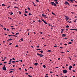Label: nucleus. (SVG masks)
Returning a JSON list of instances; mask_svg holds the SVG:
<instances>
[{
  "label": "nucleus",
  "instance_id": "34",
  "mask_svg": "<svg viewBox=\"0 0 77 77\" xmlns=\"http://www.w3.org/2000/svg\"><path fill=\"white\" fill-rule=\"evenodd\" d=\"M11 62H12V63H15L16 62L14 61H12Z\"/></svg>",
  "mask_w": 77,
  "mask_h": 77
},
{
  "label": "nucleus",
  "instance_id": "2",
  "mask_svg": "<svg viewBox=\"0 0 77 77\" xmlns=\"http://www.w3.org/2000/svg\"><path fill=\"white\" fill-rule=\"evenodd\" d=\"M63 73H64V74H66L67 72V70L66 69H65L63 70Z\"/></svg>",
  "mask_w": 77,
  "mask_h": 77
},
{
  "label": "nucleus",
  "instance_id": "36",
  "mask_svg": "<svg viewBox=\"0 0 77 77\" xmlns=\"http://www.w3.org/2000/svg\"><path fill=\"white\" fill-rule=\"evenodd\" d=\"M28 15H32V14H31V13H29Z\"/></svg>",
  "mask_w": 77,
  "mask_h": 77
},
{
  "label": "nucleus",
  "instance_id": "60",
  "mask_svg": "<svg viewBox=\"0 0 77 77\" xmlns=\"http://www.w3.org/2000/svg\"><path fill=\"white\" fill-rule=\"evenodd\" d=\"M30 33H29V32H28V35H29V34Z\"/></svg>",
  "mask_w": 77,
  "mask_h": 77
},
{
  "label": "nucleus",
  "instance_id": "14",
  "mask_svg": "<svg viewBox=\"0 0 77 77\" xmlns=\"http://www.w3.org/2000/svg\"><path fill=\"white\" fill-rule=\"evenodd\" d=\"M70 30H75V29H71Z\"/></svg>",
  "mask_w": 77,
  "mask_h": 77
},
{
  "label": "nucleus",
  "instance_id": "45",
  "mask_svg": "<svg viewBox=\"0 0 77 77\" xmlns=\"http://www.w3.org/2000/svg\"><path fill=\"white\" fill-rule=\"evenodd\" d=\"M34 5V6H36V4H35Z\"/></svg>",
  "mask_w": 77,
  "mask_h": 77
},
{
  "label": "nucleus",
  "instance_id": "31",
  "mask_svg": "<svg viewBox=\"0 0 77 77\" xmlns=\"http://www.w3.org/2000/svg\"><path fill=\"white\" fill-rule=\"evenodd\" d=\"M13 72V71L12 70L11 71L9 72L10 73H11V72Z\"/></svg>",
  "mask_w": 77,
  "mask_h": 77
},
{
  "label": "nucleus",
  "instance_id": "39",
  "mask_svg": "<svg viewBox=\"0 0 77 77\" xmlns=\"http://www.w3.org/2000/svg\"><path fill=\"white\" fill-rule=\"evenodd\" d=\"M5 59H4V60H2V61H4V60H5Z\"/></svg>",
  "mask_w": 77,
  "mask_h": 77
},
{
  "label": "nucleus",
  "instance_id": "52",
  "mask_svg": "<svg viewBox=\"0 0 77 77\" xmlns=\"http://www.w3.org/2000/svg\"><path fill=\"white\" fill-rule=\"evenodd\" d=\"M63 75V74L62 73H61L60 74V75Z\"/></svg>",
  "mask_w": 77,
  "mask_h": 77
},
{
  "label": "nucleus",
  "instance_id": "17",
  "mask_svg": "<svg viewBox=\"0 0 77 77\" xmlns=\"http://www.w3.org/2000/svg\"><path fill=\"white\" fill-rule=\"evenodd\" d=\"M55 3H56V4H59V3L57 1L55 2Z\"/></svg>",
  "mask_w": 77,
  "mask_h": 77
},
{
  "label": "nucleus",
  "instance_id": "38",
  "mask_svg": "<svg viewBox=\"0 0 77 77\" xmlns=\"http://www.w3.org/2000/svg\"><path fill=\"white\" fill-rule=\"evenodd\" d=\"M31 47H32V48H34V47H33V46H31Z\"/></svg>",
  "mask_w": 77,
  "mask_h": 77
},
{
  "label": "nucleus",
  "instance_id": "30",
  "mask_svg": "<svg viewBox=\"0 0 77 77\" xmlns=\"http://www.w3.org/2000/svg\"><path fill=\"white\" fill-rule=\"evenodd\" d=\"M74 22H75V23H76V22L77 21V20H75L73 21Z\"/></svg>",
  "mask_w": 77,
  "mask_h": 77
},
{
  "label": "nucleus",
  "instance_id": "49",
  "mask_svg": "<svg viewBox=\"0 0 77 77\" xmlns=\"http://www.w3.org/2000/svg\"><path fill=\"white\" fill-rule=\"evenodd\" d=\"M61 30L62 31H63V30H64V29H61Z\"/></svg>",
  "mask_w": 77,
  "mask_h": 77
},
{
  "label": "nucleus",
  "instance_id": "43",
  "mask_svg": "<svg viewBox=\"0 0 77 77\" xmlns=\"http://www.w3.org/2000/svg\"><path fill=\"white\" fill-rule=\"evenodd\" d=\"M55 68H58V69H59V67H55Z\"/></svg>",
  "mask_w": 77,
  "mask_h": 77
},
{
  "label": "nucleus",
  "instance_id": "42",
  "mask_svg": "<svg viewBox=\"0 0 77 77\" xmlns=\"http://www.w3.org/2000/svg\"><path fill=\"white\" fill-rule=\"evenodd\" d=\"M37 50H41V49H36Z\"/></svg>",
  "mask_w": 77,
  "mask_h": 77
},
{
  "label": "nucleus",
  "instance_id": "57",
  "mask_svg": "<svg viewBox=\"0 0 77 77\" xmlns=\"http://www.w3.org/2000/svg\"><path fill=\"white\" fill-rule=\"evenodd\" d=\"M3 68H5V65H4L3 66Z\"/></svg>",
  "mask_w": 77,
  "mask_h": 77
},
{
  "label": "nucleus",
  "instance_id": "24",
  "mask_svg": "<svg viewBox=\"0 0 77 77\" xmlns=\"http://www.w3.org/2000/svg\"><path fill=\"white\" fill-rule=\"evenodd\" d=\"M28 8V10H29V11H30V8Z\"/></svg>",
  "mask_w": 77,
  "mask_h": 77
},
{
  "label": "nucleus",
  "instance_id": "29",
  "mask_svg": "<svg viewBox=\"0 0 77 77\" xmlns=\"http://www.w3.org/2000/svg\"><path fill=\"white\" fill-rule=\"evenodd\" d=\"M24 14V15L25 16H26V17H27V15H26V14Z\"/></svg>",
  "mask_w": 77,
  "mask_h": 77
},
{
  "label": "nucleus",
  "instance_id": "40",
  "mask_svg": "<svg viewBox=\"0 0 77 77\" xmlns=\"http://www.w3.org/2000/svg\"><path fill=\"white\" fill-rule=\"evenodd\" d=\"M36 0V2H37V3H38V2H39V1H38V0Z\"/></svg>",
  "mask_w": 77,
  "mask_h": 77
},
{
  "label": "nucleus",
  "instance_id": "16",
  "mask_svg": "<svg viewBox=\"0 0 77 77\" xmlns=\"http://www.w3.org/2000/svg\"><path fill=\"white\" fill-rule=\"evenodd\" d=\"M43 67L44 68H45V67H46V66H45V65H44L43 66Z\"/></svg>",
  "mask_w": 77,
  "mask_h": 77
},
{
  "label": "nucleus",
  "instance_id": "11",
  "mask_svg": "<svg viewBox=\"0 0 77 77\" xmlns=\"http://www.w3.org/2000/svg\"><path fill=\"white\" fill-rule=\"evenodd\" d=\"M14 8H17L18 9H19V8H18V7H14Z\"/></svg>",
  "mask_w": 77,
  "mask_h": 77
},
{
  "label": "nucleus",
  "instance_id": "61",
  "mask_svg": "<svg viewBox=\"0 0 77 77\" xmlns=\"http://www.w3.org/2000/svg\"><path fill=\"white\" fill-rule=\"evenodd\" d=\"M16 62H18V61H16Z\"/></svg>",
  "mask_w": 77,
  "mask_h": 77
},
{
  "label": "nucleus",
  "instance_id": "53",
  "mask_svg": "<svg viewBox=\"0 0 77 77\" xmlns=\"http://www.w3.org/2000/svg\"><path fill=\"white\" fill-rule=\"evenodd\" d=\"M16 47H18V45H16L15 46Z\"/></svg>",
  "mask_w": 77,
  "mask_h": 77
},
{
  "label": "nucleus",
  "instance_id": "13",
  "mask_svg": "<svg viewBox=\"0 0 77 77\" xmlns=\"http://www.w3.org/2000/svg\"><path fill=\"white\" fill-rule=\"evenodd\" d=\"M44 22L46 24H48V23L46 22H45V21H44Z\"/></svg>",
  "mask_w": 77,
  "mask_h": 77
},
{
  "label": "nucleus",
  "instance_id": "10",
  "mask_svg": "<svg viewBox=\"0 0 77 77\" xmlns=\"http://www.w3.org/2000/svg\"><path fill=\"white\" fill-rule=\"evenodd\" d=\"M38 64V63H34V65L35 66H37Z\"/></svg>",
  "mask_w": 77,
  "mask_h": 77
},
{
  "label": "nucleus",
  "instance_id": "19",
  "mask_svg": "<svg viewBox=\"0 0 77 77\" xmlns=\"http://www.w3.org/2000/svg\"><path fill=\"white\" fill-rule=\"evenodd\" d=\"M66 34H63L62 35V36H66Z\"/></svg>",
  "mask_w": 77,
  "mask_h": 77
},
{
  "label": "nucleus",
  "instance_id": "4",
  "mask_svg": "<svg viewBox=\"0 0 77 77\" xmlns=\"http://www.w3.org/2000/svg\"><path fill=\"white\" fill-rule=\"evenodd\" d=\"M65 17L66 18L65 19L66 21H68V20H69L68 17L65 16Z\"/></svg>",
  "mask_w": 77,
  "mask_h": 77
},
{
  "label": "nucleus",
  "instance_id": "21",
  "mask_svg": "<svg viewBox=\"0 0 77 77\" xmlns=\"http://www.w3.org/2000/svg\"><path fill=\"white\" fill-rule=\"evenodd\" d=\"M2 6H5V4H2Z\"/></svg>",
  "mask_w": 77,
  "mask_h": 77
},
{
  "label": "nucleus",
  "instance_id": "50",
  "mask_svg": "<svg viewBox=\"0 0 77 77\" xmlns=\"http://www.w3.org/2000/svg\"><path fill=\"white\" fill-rule=\"evenodd\" d=\"M4 63H7V62H4Z\"/></svg>",
  "mask_w": 77,
  "mask_h": 77
},
{
  "label": "nucleus",
  "instance_id": "56",
  "mask_svg": "<svg viewBox=\"0 0 77 77\" xmlns=\"http://www.w3.org/2000/svg\"><path fill=\"white\" fill-rule=\"evenodd\" d=\"M73 66H75V64H74L73 65Z\"/></svg>",
  "mask_w": 77,
  "mask_h": 77
},
{
  "label": "nucleus",
  "instance_id": "20",
  "mask_svg": "<svg viewBox=\"0 0 77 77\" xmlns=\"http://www.w3.org/2000/svg\"><path fill=\"white\" fill-rule=\"evenodd\" d=\"M38 22H39V23H41V22H42V21H41L40 20H38Z\"/></svg>",
  "mask_w": 77,
  "mask_h": 77
},
{
  "label": "nucleus",
  "instance_id": "48",
  "mask_svg": "<svg viewBox=\"0 0 77 77\" xmlns=\"http://www.w3.org/2000/svg\"><path fill=\"white\" fill-rule=\"evenodd\" d=\"M19 14H21V12L20 11H19Z\"/></svg>",
  "mask_w": 77,
  "mask_h": 77
},
{
  "label": "nucleus",
  "instance_id": "25",
  "mask_svg": "<svg viewBox=\"0 0 77 77\" xmlns=\"http://www.w3.org/2000/svg\"><path fill=\"white\" fill-rule=\"evenodd\" d=\"M18 34H19V33L17 32L16 34L15 35H18Z\"/></svg>",
  "mask_w": 77,
  "mask_h": 77
},
{
  "label": "nucleus",
  "instance_id": "33",
  "mask_svg": "<svg viewBox=\"0 0 77 77\" xmlns=\"http://www.w3.org/2000/svg\"><path fill=\"white\" fill-rule=\"evenodd\" d=\"M67 22H68V23H71V21H70V22L68 21Z\"/></svg>",
  "mask_w": 77,
  "mask_h": 77
},
{
  "label": "nucleus",
  "instance_id": "18",
  "mask_svg": "<svg viewBox=\"0 0 77 77\" xmlns=\"http://www.w3.org/2000/svg\"><path fill=\"white\" fill-rule=\"evenodd\" d=\"M66 27H67V28H68L69 27V26H68V25H67V26H66Z\"/></svg>",
  "mask_w": 77,
  "mask_h": 77
},
{
  "label": "nucleus",
  "instance_id": "54",
  "mask_svg": "<svg viewBox=\"0 0 77 77\" xmlns=\"http://www.w3.org/2000/svg\"><path fill=\"white\" fill-rule=\"evenodd\" d=\"M72 71H73V72H75V70H73Z\"/></svg>",
  "mask_w": 77,
  "mask_h": 77
},
{
  "label": "nucleus",
  "instance_id": "32",
  "mask_svg": "<svg viewBox=\"0 0 77 77\" xmlns=\"http://www.w3.org/2000/svg\"><path fill=\"white\" fill-rule=\"evenodd\" d=\"M48 52H51V51L50 50H48Z\"/></svg>",
  "mask_w": 77,
  "mask_h": 77
},
{
  "label": "nucleus",
  "instance_id": "46",
  "mask_svg": "<svg viewBox=\"0 0 77 77\" xmlns=\"http://www.w3.org/2000/svg\"><path fill=\"white\" fill-rule=\"evenodd\" d=\"M13 14V13H12V12H11V13L10 14V15H12Z\"/></svg>",
  "mask_w": 77,
  "mask_h": 77
},
{
  "label": "nucleus",
  "instance_id": "51",
  "mask_svg": "<svg viewBox=\"0 0 77 77\" xmlns=\"http://www.w3.org/2000/svg\"><path fill=\"white\" fill-rule=\"evenodd\" d=\"M67 53H69V51H66Z\"/></svg>",
  "mask_w": 77,
  "mask_h": 77
},
{
  "label": "nucleus",
  "instance_id": "7",
  "mask_svg": "<svg viewBox=\"0 0 77 77\" xmlns=\"http://www.w3.org/2000/svg\"><path fill=\"white\" fill-rule=\"evenodd\" d=\"M2 69L5 70V71H6V67H3Z\"/></svg>",
  "mask_w": 77,
  "mask_h": 77
},
{
  "label": "nucleus",
  "instance_id": "35",
  "mask_svg": "<svg viewBox=\"0 0 77 77\" xmlns=\"http://www.w3.org/2000/svg\"><path fill=\"white\" fill-rule=\"evenodd\" d=\"M12 45V43H11L9 44V45Z\"/></svg>",
  "mask_w": 77,
  "mask_h": 77
},
{
  "label": "nucleus",
  "instance_id": "44",
  "mask_svg": "<svg viewBox=\"0 0 77 77\" xmlns=\"http://www.w3.org/2000/svg\"><path fill=\"white\" fill-rule=\"evenodd\" d=\"M8 36L10 37V36H12V35H8Z\"/></svg>",
  "mask_w": 77,
  "mask_h": 77
},
{
  "label": "nucleus",
  "instance_id": "58",
  "mask_svg": "<svg viewBox=\"0 0 77 77\" xmlns=\"http://www.w3.org/2000/svg\"><path fill=\"white\" fill-rule=\"evenodd\" d=\"M42 21H43V22H44L45 21L44 20H43V19H42Z\"/></svg>",
  "mask_w": 77,
  "mask_h": 77
},
{
  "label": "nucleus",
  "instance_id": "47",
  "mask_svg": "<svg viewBox=\"0 0 77 77\" xmlns=\"http://www.w3.org/2000/svg\"><path fill=\"white\" fill-rule=\"evenodd\" d=\"M64 45H67V44H64Z\"/></svg>",
  "mask_w": 77,
  "mask_h": 77
},
{
  "label": "nucleus",
  "instance_id": "27",
  "mask_svg": "<svg viewBox=\"0 0 77 77\" xmlns=\"http://www.w3.org/2000/svg\"><path fill=\"white\" fill-rule=\"evenodd\" d=\"M68 44H72V43L71 42H69L68 43Z\"/></svg>",
  "mask_w": 77,
  "mask_h": 77
},
{
  "label": "nucleus",
  "instance_id": "64",
  "mask_svg": "<svg viewBox=\"0 0 77 77\" xmlns=\"http://www.w3.org/2000/svg\"><path fill=\"white\" fill-rule=\"evenodd\" d=\"M45 77H48V76H46V75H45Z\"/></svg>",
  "mask_w": 77,
  "mask_h": 77
},
{
  "label": "nucleus",
  "instance_id": "3",
  "mask_svg": "<svg viewBox=\"0 0 77 77\" xmlns=\"http://www.w3.org/2000/svg\"><path fill=\"white\" fill-rule=\"evenodd\" d=\"M37 56H39L40 57H44V55H42V54H39V53H38L37 54Z\"/></svg>",
  "mask_w": 77,
  "mask_h": 77
},
{
  "label": "nucleus",
  "instance_id": "23",
  "mask_svg": "<svg viewBox=\"0 0 77 77\" xmlns=\"http://www.w3.org/2000/svg\"><path fill=\"white\" fill-rule=\"evenodd\" d=\"M25 13H28V12H27V11H26V10H25Z\"/></svg>",
  "mask_w": 77,
  "mask_h": 77
},
{
  "label": "nucleus",
  "instance_id": "63",
  "mask_svg": "<svg viewBox=\"0 0 77 77\" xmlns=\"http://www.w3.org/2000/svg\"><path fill=\"white\" fill-rule=\"evenodd\" d=\"M46 75H48V74H46Z\"/></svg>",
  "mask_w": 77,
  "mask_h": 77
},
{
  "label": "nucleus",
  "instance_id": "28",
  "mask_svg": "<svg viewBox=\"0 0 77 77\" xmlns=\"http://www.w3.org/2000/svg\"><path fill=\"white\" fill-rule=\"evenodd\" d=\"M20 40L21 41H23V38H21Z\"/></svg>",
  "mask_w": 77,
  "mask_h": 77
},
{
  "label": "nucleus",
  "instance_id": "55",
  "mask_svg": "<svg viewBox=\"0 0 77 77\" xmlns=\"http://www.w3.org/2000/svg\"><path fill=\"white\" fill-rule=\"evenodd\" d=\"M35 22V20H33L32 23H33V22Z\"/></svg>",
  "mask_w": 77,
  "mask_h": 77
},
{
  "label": "nucleus",
  "instance_id": "26",
  "mask_svg": "<svg viewBox=\"0 0 77 77\" xmlns=\"http://www.w3.org/2000/svg\"><path fill=\"white\" fill-rule=\"evenodd\" d=\"M70 41H72V42H73L74 41V40H73V39H72H72H71Z\"/></svg>",
  "mask_w": 77,
  "mask_h": 77
},
{
  "label": "nucleus",
  "instance_id": "12",
  "mask_svg": "<svg viewBox=\"0 0 77 77\" xmlns=\"http://www.w3.org/2000/svg\"><path fill=\"white\" fill-rule=\"evenodd\" d=\"M39 52H41L42 54L43 53V51L42 50L39 51Z\"/></svg>",
  "mask_w": 77,
  "mask_h": 77
},
{
  "label": "nucleus",
  "instance_id": "37",
  "mask_svg": "<svg viewBox=\"0 0 77 77\" xmlns=\"http://www.w3.org/2000/svg\"><path fill=\"white\" fill-rule=\"evenodd\" d=\"M52 14H53V15H55V14H54V13H53V12H52Z\"/></svg>",
  "mask_w": 77,
  "mask_h": 77
},
{
  "label": "nucleus",
  "instance_id": "8",
  "mask_svg": "<svg viewBox=\"0 0 77 77\" xmlns=\"http://www.w3.org/2000/svg\"><path fill=\"white\" fill-rule=\"evenodd\" d=\"M42 17H44V18H45V17H46V15H45L44 14H42Z\"/></svg>",
  "mask_w": 77,
  "mask_h": 77
},
{
  "label": "nucleus",
  "instance_id": "6",
  "mask_svg": "<svg viewBox=\"0 0 77 77\" xmlns=\"http://www.w3.org/2000/svg\"><path fill=\"white\" fill-rule=\"evenodd\" d=\"M72 66H71L69 67V70H71V68H72Z\"/></svg>",
  "mask_w": 77,
  "mask_h": 77
},
{
  "label": "nucleus",
  "instance_id": "9",
  "mask_svg": "<svg viewBox=\"0 0 77 77\" xmlns=\"http://www.w3.org/2000/svg\"><path fill=\"white\" fill-rule=\"evenodd\" d=\"M69 0L70 1V3H72V2H73V1H74V0Z\"/></svg>",
  "mask_w": 77,
  "mask_h": 77
},
{
  "label": "nucleus",
  "instance_id": "15",
  "mask_svg": "<svg viewBox=\"0 0 77 77\" xmlns=\"http://www.w3.org/2000/svg\"><path fill=\"white\" fill-rule=\"evenodd\" d=\"M9 41H12L13 39L12 38H9L8 39Z\"/></svg>",
  "mask_w": 77,
  "mask_h": 77
},
{
  "label": "nucleus",
  "instance_id": "1",
  "mask_svg": "<svg viewBox=\"0 0 77 77\" xmlns=\"http://www.w3.org/2000/svg\"><path fill=\"white\" fill-rule=\"evenodd\" d=\"M51 4H52V5H54V6H56V4L54 3V2H52L51 3Z\"/></svg>",
  "mask_w": 77,
  "mask_h": 77
},
{
  "label": "nucleus",
  "instance_id": "62",
  "mask_svg": "<svg viewBox=\"0 0 77 77\" xmlns=\"http://www.w3.org/2000/svg\"><path fill=\"white\" fill-rule=\"evenodd\" d=\"M50 73H53V72H50Z\"/></svg>",
  "mask_w": 77,
  "mask_h": 77
},
{
  "label": "nucleus",
  "instance_id": "41",
  "mask_svg": "<svg viewBox=\"0 0 77 77\" xmlns=\"http://www.w3.org/2000/svg\"><path fill=\"white\" fill-rule=\"evenodd\" d=\"M28 77H32L31 75H28Z\"/></svg>",
  "mask_w": 77,
  "mask_h": 77
},
{
  "label": "nucleus",
  "instance_id": "59",
  "mask_svg": "<svg viewBox=\"0 0 77 77\" xmlns=\"http://www.w3.org/2000/svg\"><path fill=\"white\" fill-rule=\"evenodd\" d=\"M9 7H10V6H9V5L8 7L7 8H9Z\"/></svg>",
  "mask_w": 77,
  "mask_h": 77
},
{
  "label": "nucleus",
  "instance_id": "5",
  "mask_svg": "<svg viewBox=\"0 0 77 77\" xmlns=\"http://www.w3.org/2000/svg\"><path fill=\"white\" fill-rule=\"evenodd\" d=\"M65 5H69V3H68V2H65L64 3Z\"/></svg>",
  "mask_w": 77,
  "mask_h": 77
},
{
  "label": "nucleus",
  "instance_id": "22",
  "mask_svg": "<svg viewBox=\"0 0 77 77\" xmlns=\"http://www.w3.org/2000/svg\"><path fill=\"white\" fill-rule=\"evenodd\" d=\"M3 29L5 30H6V28H3Z\"/></svg>",
  "mask_w": 77,
  "mask_h": 77
}]
</instances>
